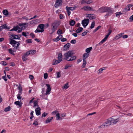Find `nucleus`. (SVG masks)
<instances>
[{"label": "nucleus", "instance_id": "nucleus-1", "mask_svg": "<svg viewBox=\"0 0 133 133\" xmlns=\"http://www.w3.org/2000/svg\"><path fill=\"white\" fill-rule=\"evenodd\" d=\"M97 11L101 13L107 12V13L104 16L105 18H107L108 16L111 15L113 12L112 9L111 8L106 6L101 7L98 9Z\"/></svg>", "mask_w": 133, "mask_h": 133}, {"label": "nucleus", "instance_id": "nucleus-2", "mask_svg": "<svg viewBox=\"0 0 133 133\" xmlns=\"http://www.w3.org/2000/svg\"><path fill=\"white\" fill-rule=\"evenodd\" d=\"M74 54L73 51L71 50L65 53L64 54L65 57L64 59L68 61H72L75 60L76 58V57L72 55Z\"/></svg>", "mask_w": 133, "mask_h": 133}, {"label": "nucleus", "instance_id": "nucleus-3", "mask_svg": "<svg viewBox=\"0 0 133 133\" xmlns=\"http://www.w3.org/2000/svg\"><path fill=\"white\" fill-rule=\"evenodd\" d=\"M60 24V23L58 21H55L51 24V30L52 31L50 34H53L56 31Z\"/></svg>", "mask_w": 133, "mask_h": 133}, {"label": "nucleus", "instance_id": "nucleus-4", "mask_svg": "<svg viewBox=\"0 0 133 133\" xmlns=\"http://www.w3.org/2000/svg\"><path fill=\"white\" fill-rule=\"evenodd\" d=\"M10 41V43L12 45L13 47L15 48L16 49H17L18 46L20 45L19 42H17L12 39L9 38V39Z\"/></svg>", "mask_w": 133, "mask_h": 133}, {"label": "nucleus", "instance_id": "nucleus-5", "mask_svg": "<svg viewBox=\"0 0 133 133\" xmlns=\"http://www.w3.org/2000/svg\"><path fill=\"white\" fill-rule=\"evenodd\" d=\"M89 56V54L87 53H85L83 55V63L82 65V67L84 68L85 67V65L87 64V63L85 61L86 59Z\"/></svg>", "mask_w": 133, "mask_h": 133}, {"label": "nucleus", "instance_id": "nucleus-6", "mask_svg": "<svg viewBox=\"0 0 133 133\" xmlns=\"http://www.w3.org/2000/svg\"><path fill=\"white\" fill-rule=\"evenodd\" d=\"M63 3L62 0H56L54 6L55 8H58L59 6H62Z\"/></svg>", "mask_w": 133, "mask_h": 133}, {"label": "nucleus", "instance_id": "nucleus-7", "mask_svg": "<svg viewBox=\"0 0 133 133\" xmlns=\"http://www.w3.org/2000/svg\"><path fill=\"white\" fill-rule=\"evenodd\" d=\"M46 85L47 87V90L45 93V95H47L48 94H49L50 93V92L51 90V89L50 84H46Z\"/></svg>", "mask_w": 133, "mask_h": 133}, {"label": "nucleus", "instance_id": "nucleus-8", "mask_svg": "<svg viewBox=\"0 0 133 133\" xmlns=\"http://www.w3.org/2000/svg\"><path fill=\"white\" fill-rule=\"evenodd\" d=\"M81 9H83L85 11H95V10L92 9L91 7L86 6H84Z\"/></svg>", "mask_w": 133, "mask_h": 133}, {"label": "nucleus", "instance_id": "nucleus-9", "mask_svg": "<svg viewBox=\"0 0 133 133\" xmlns=\"http://www.w3.org/2000/svg\"><path fill=\"white\" fill-rule=\"evenodd\" d=\"M133 6V4H130L128 5V6L126 7L124 9L123 11L125 12H126L127 11H129L130 10V8Z\"/></svg>", "mask_w": 133, "mask_h": 133}, {"label": "nucleus", "instance_id": "nucleus-10", "mask_svg": "<svg viewBox=\"0 0 133 133\" xmlns=\"http://www.w3.org/2000/svg\"><path fill=\"white\" fill-rule=\"evenodd\" d=\"M89 22V20L88 19H86L83 20L82 21V24H85L86 26H87Z\"/></svg>", "mask_w": 133, "mask_h": 133}, {"label": "nucleus", "instance_id": "nucleus-11", "mask_svg": "<svg viewBox=\"0 0 133 133\" xmlns=\"http://www.w3.org/2000/svg\"><path fill=\"white\" fill-rule=\"evenodd\" d=\"M70 46V44L69 43H68L65 44L64 46L63 51H65L68 49Z\"/></svg>", "mask_w": 133, "mask_h": 133}, {"label": "nucleus", "instance_id": "nucleus-12", "mask_svg": "<svg viewBox=\"0 0 133 133\" xmlns=\"http://www.w3.org/2000/svg\"><path fill=\"white\" fill-rule=\"evenodd\" d=\"M41 108L39 107L37 108L36 109L35 111L36 113V114L37 115L39 116L41 114Z\"/></svg>", "mask_w": 133, "mask_h": 133}, {"label": "nucleus", "instance_id": "nucleus-13", "mask_svg": "<svg viewBox=\"0 0 133 133\" xmlns=\"http://www.w3.org/2000/svg\"><path fill=\"white\" fill-rule=\"evenodd\" d=\"M94 15V14H88V16H87V17H88L90 20L94 19H95L96 18L95 16H93Z\"/></svg>", "mask_w": 133, "mask_h": 133}, {"label": "nucleus", "instance_id": "nucleus-14", "mask_svg": "<svg viewBox=\"0 0 133 133\" xmlns=\"http://www.w3.org/2000/svg\"><path fill=\"white\" fill-rule=\"evenodd\" d=\"M63 37L62 35H60L57 37L56 38L53 39V41H54L58 42L59 41L60 39Z\"/></svg>", "mask_w": 133, "mask_h": 133}, {"label": "nucleus", "instance_id": "nucleus-15", "mask_svg": "<svg viewBox=\"0 0 133 133\" xmlns=\"http://www.w3.org/2000/svg\"><path fill=\"white\" fill-rule=\"evenodd\" d=\"M61 61L59 59L56 60L55 59H54L53 60V62H54V63L52 64V65H55L56 64L58 63H59Z\"/></svg>", "mask_w": 133, "mask_h": 133}, {"label": "nucleus", "instance_id": "nucleus-16", "mask_svg": "<svg viewBox=\"0 0 133 133\" xmlns=\"http://www.w3.org/2000/svg\"><path fill=\"white\" fill-rule=\"evenodd\" d=\"M53 117H51V118H48L45 121V123H50L51 121L53 119Z\"/></svg>", "mask_w": 133, "mask_h": 133}, {"label": "nucleus", "instance_id": "nucleus-17", "mask_svg": "<svg viewBox=\"0 0 133 133\" xmlns=\"http://www.w3.org/2000/svg\"><path fill=\"white\" fill-rule=\"evenodd\" d=\"M44 25L43 24H39L38 27V28H39L41 30H43V31H44Z\"/></svg>", "mask_w": 133, "mask_h": 133}, {"label": "nucleus", "instance_id": "nucleus-18", "mask_svg": "<svg viewBox=\"0 0 133 133\" xmlns=\"http://www.w3.org/2000/svg\"><path fill=\"white\" fill-rule=\"evenodd\" d=\"M83 30V28H82L79 27L76 31V32L77 33H80Z\"/></svg>", "mask_w": 133, "mask_h": 133}, {"label": "nucleus", "instance_id": "nucleus-19", "mask_svg": "<svg viewBox=\"0 0 133 133\" xmlns=\"http://www.w3.org/2000/svg\"><path fill=\"white\" fill-rule=\"evenodd\" d=\"M2 12L3 14L5 16H7L9 14V12L6 10H4Z\"/></svg>", "mask_w": 133, "mask_h": 133}, {"label": "nucleus", "instance_id": "nucleus-20", "mask_svg": "<svg viewBox=\"0 0 133 133\" xmlns=\"http://www.w3.org/2000/svg\"><path fill=\"white\" fill-rule=\"evenodd\" d=\"M58 59L62 61V53H59L58 55Z\"/></svg>", "mask_w": 133, "mask_h": 133}, {"label": "nucleus", "instance_id": "nucleus-21", "mask_svg": "<svg viewBox=\"0 0 133 133\" xmlns=\"http://www.w3.org/2000/svg\"><path fill=\"white\" fill-rule=\"evenodd\" d=\"M14 104L16 105H18L19 107H21L22 104H20L19 101H17L15 102Z\"/></svg>", "mask_w": 133, "mask_h": 133}, {"label": "nucleus", "instance_id": "nucleus-22", "mask_svg": "<svg viewBox=\"0 0 133 133\" xmlns=\"http://www.w3.org/2000/svg\"><path fill=\"white\" fill-rule=\"evenodd\" d=\"M56 119L57 120H58L59 119V120H62V118L60 117V115L59 113H57L56 114Z\"/></svg>", "mask_w": 133, "mask_h": 133}, {"label": "nucleus", "instance_id": "nucleus-23", "mask_svg": "<svg viewBox=\"0 0 133 133\" xmlns=\"http://www.w3.org/2000/svg\"><path fill=\"white\" fill-rule=\"evenodd\" d=\"M92 49V48L91 47H90L89 48H87L85 50L86 52L87 53H88L90 52L91 50Z\"/></svg>", "mask_w": 133, "mask_h": 133}, {"label": "nucleus", "instance_id": "nucleus-24", "mask_svg": "<svg viewBox=\"0 0 133 133\" xmlns=\"http://www.w3.org/2000/svg\"><path fill=\"white\" fill-rule=\"evenodd\" d=\"M11 107L10 106H9L7 107L4 110V111L5 112H7L10 111L11 110Z\"/></svg>", "mask_w": 133, "mask_h": 133}, {"label": "nucleus", "instance_id": "nucleus-25", "mask_svg": "<svg viewBox=\"0 0 133 133\" xmlns=\"http://www.w3.org/2000/svg\"><path fill=\"white\" fill-rule=\"evenodd\" d=\"M95 21H93L92 22L91 26H90V28L91 29H92L95 26Z\"/></svg>", "mask_w": 133, "mask_h": 133}, {"label": "nucleus", "instance_id": "nucleus-26", "mask_svg": "<svg viewBox=\"0 0 133 133\" xmlns=\"http://www.w3.org/2000/svg\"><path fill=\"white\" fill-rule=\"evenodd\" d=\"M75 24V21L73 20H71L69 23V24L71 26H73Z\"/></svg>", "mask_w": 133, "mask_h": 133}, {"label": "nucleus", "instance_id": "nucleus-27", "mask_svg": "<svg viewBox=\"0 0 133 133\" xmlns=\"http://www.w3.org/2000/svg\"><path fill=\"white\" fill-rule=\"evenodd\" d=\"M38 119H36L34 120V121L33 123V124L34 125H37L38 124Z\"/></svg>", "mask_w": 133, "mask_h": 133}, {"label": "nucleus", "instance_id": "nucleus-28", "mask_svg": "<svg viewBox=\"0 0 133 133\" xmlns=\"http://www.w3.org/2000/svg\"><path fill=\"white\" fill-rule=\"evenodd\" d=\"M14 35H16L14 34H10L9 35V37L11 38H12L13 39H17L16 38V36H15Z\"/></svg>", "mask_w": 133, "mask_h": 133}, {"label": "nucleus", "instance_id": "nucleus-29", "mask_svg": "<svg viewBox=\"0 0 133 133\" xmlns=\"http://www.w3.org/2000/svg\"><path fill=\"white\" fill-rule=\"evenodd\" d=\"M72 65V64H67L65 65L64 69H66L69 67H71Z\"/></svg>", "mask_w": 133, "mask_h": 133}, {"label": "nucleus", "instance_id": "nucleus-30", "mask_svg": "<svg viewBox=\"0 0 133 133\" xmlns=\"http://www.w3.org/2000/svg\"><path fill=\"white\" fill-rule=\"evenodd\" d=\"M29 51L30 54H31L32 55L35 54L36 52V51L35 50H30Z\"/></svg>", "mask_w": 133, "mask_h": 133}, {"label": "nucleus", "instance_id": "nucleus-31", "mask_svg": "<svg viewBox=\"0 0 133 133\" xmlns=\"http://www.w3.org/2000/svg\"><path fill=\"white\" fill-rule=\"evenodd\" d=\"M89 31L88 30H86L85 31L82 33L81 35L82 36H85L87 34L88 32H89Z\"/></svg>", "mask_w": 133, "mask_h": 133}, {"label": "nucleus", "instance_id": "nucleus-32", "mask_svg": "<svg viewBox=\"0 0 133 133\" xmlns=\"http://www.w3.org/2000/svg\"><path fill=\"white\" fill-rule=\"evenodd\" d=\"M106 68L105 67H104L99 69L98 70L99 72L98 73H101L102 72V71L104 70H105Z\"/></svg>", "mask_w": 133, "mask_h": 133}, {"label": "nucleus", "instance_id": "nucleus-33", "mask_svg": "<svg viewBox=\"0 0 133 133\" xmlns=\"http://www.w3.org/2000/svg\"><path fill=\"white\" fill-rule=\"evenodd\" d=\"M66 8H67L69 10H73L75 9L74 7H69L68 6L66 7Z\"/></svg>", "mask_w": 133, "mask_h": 133}, {"label": "nucleus", "instance_id": "nucleus-34", "mask_svg": "<svg viewBox=\"0 0 133 133\" xmlns=\"http://www.w3.org/2000/svg\"><path fill=\"white\" fill-rule=\"evenodd\" d=\"M13 28L14 30L15 31H17L18 29H20V27L18 25H16V26H14Z\"/></svg>", "mask_w": 133, "mask_h": 133}, {"label": "nucleus", "instance_id": "nucleus-35", "mask_svg": "<svg viewBox=\"0 0 133 133\" xmlns=\"http://www.w3.org/2000/svg\"><path fill=\"white\" fill-rule=\"evenodd\" d=\"M68 83H66V84H65L64 85V86L63 89H66L68 88L69 87V86H68Z\"/></svg>", "mask_w": 133, "mask_h": 133}, {"label": "nucleus", "instance_id": "nucleus-36", "mask_svg": "<svg viewBox=\"0 0 133 133\" xmlns=\"http://www.w3.org/2000/svg\"><path fill=\"white\" fill-rule=\"evenodd\" d=\"M37 106V107H39V105H38V101H35L34 102V107Z\"/></svg>", "mask_w": 133, "mask_h": 133}, {"label": "nucleus", "instance_id": "nucleus-37", "mask_svg": "<svg viewBox=\"0 0 133 133\" xmlns=\"http://www.w3.org/2000/svg\"><path fill=\"white\" fill-rule=\"evenodd\" d=\"M43 31H44L43 30L41 29L40 30L37 29L35 31V32L36 33H37V32H42Z\"/></svg>", "mask_w": 133, "mask_h": 133}, {"label": "nucleus", "instance_id": "nucleus-38", "mask_svg": "<svg viewBox=\"0 0 133 133\" xmlns=\"http://www.w3.org/2000/svg\"><path fill=\"white\" fill-rule=\"evenodd\" d=\"M8 50L9 51V52L11 54L14 55L15 54L14 53V51L12 49H8Z\"/></svg>", "mask_w": 133, "mask_h": 133}, {"label": "nucleus", "instance_id": "nucleus-39", "mask_svg": "<svg viewBox=\"0 0 133 133\" xmlns=\"http://www.w3.org/2000/svg\"><path fill=\"white\" fill-rule=\"evenodd\" d=\"M101 26H98L96 29L93 30V32L94 33L96 32L97 30L101 28Z\"/></svg>", "mask_w": 133, "mask_h": 133}, {"label": "nucleus", "instance_id": "nucleus-40", "mask_svg": "<svg viewBox=\"0 0 133 133\" xmlns=\"http://www.w3.org/2000/svg\"><path fill=\"white\" fill-rule=\"evenodd\" d=\"M57 34L58 35H61L62 34V30L60 29H59L57 31Z\"/></svg>", "mask_w": 133, "mask_h": 133}, {"label": "nucleus", "instance_id": "nucleus-41", "mask_svg": "<svg viewBox=\"0 0 133 133\" xmlns=\"http://www.w3.org/2000/svg\"><path fill=\"white\" fill-rule=\"evenodd\" d=\"M107 39H105V38H104L103 39L100 43H99V44L101 45L105 41H106Z\"/></svg>", "mask_w": 133, "mask_h": 133}, {"label": "nucleus", "instance_id": "nucleus-42", "mask_svg": "<svg viewBox=\"0 0 133 133\" xmlns=\"http://www.w3.org/2000/svg\"><path fill=\"white\" fill-rule=\"evenodd\" d=\"M48 113H46L45 112H44L42 115V117H45L48 115Z\"/></svg>", "mask_w": 133, "mask_h": 133}, {"label": "nucleus", "instance_id": "nucleus-43", "mask_svg": "<svg viewBox=\"0 0 133 133\" xmlns=\"http://www.w3.org/2000/svg\"><path fill=\"white\" fill-rule=\"evenodd\" d=\"M110 124L109 125H111V124H113V122H114V119H113V118H110Z\"/></svg>", "mask_w": 133, "mask_h": 133}, {"label": "nucleus", "instance_id": "nucleus-44", "mask_svg": "<svg viewBox=\"0 0 133 133\" xmlns=\"http://www.w3.org/2000/svg\"><path fill=\"white\" fill-rule=\"evenodd\" d=\"M30 54V53L29 52V51H28L26 52V53H25L23 55L24 57H27Z\"/></svg>", "mask_w": 133, "mask_h": 133}, {"label": "nucleus", "instance_id": "nucleus-45", "mask_svg": "<svg viewBox=\"0 0 133 133\" xmlns=\"http://www.w3.org/2000/svg\"><path fill=\"white\" fill-rule=\"evenodd\" d=\"M57 78H59L61 76V72L59 71L58 72H57Z\"/></svg>", "mask_w": 133, "mask_h": 133}, {"label": "nucleus", "instance_id": "nucleus-46", "mask_svg": "<svg viewBox=\"0 0 133 133\" xmlns=\"http://www.w3.org/2000/svg\"><path fill=\"white\" fill-rule=\"evenodd\" d=\"M14 36L17 37L16 38L17 39H18L19 40L20 39V38L21 36V35H14Z\"/></svg>", "mask_w": 133, "mask_h": 133}, {"label": "nucleus", "instance_id": "nucleus-47", "mask_svg": "<svg viewBox=\"0 0 133 133\" xmlns=\"http://www.w3.org/2000/svg\"><path fill=\"white\" fill-rule=\"evenodd\" d=\"M26 42L28 43H31L32 41H31V39H29L26 40Z\"/></svg>", "mask_w": 133, "mask_h": 133}, {"label": "nucleus", "instance_id": "nucleus-48", "mask_svg": "<svg viewBox=\"0 0 133 133\" xmlns=\"http://www.w3.org/2000/svg\"><path fill=\"white\" fill-rule=\"evenodd\" d=\"M48 74L47 73H45L44 75V78L45 79H46L48 78Z\"/></svg>", "mask_w": 133, "mask_h": 133}, {"label": "nucleus", "instance_id": "nucleus-49", "mask_svg": "<svg viewBox=\"0 0 133 133\" xmlns=\"http://www.w3.org/2000/svg\"><path fill=\"white\" fill-rule=\"evenodd\" d=\"M105 126H106V127H107V125L106 124H103L102 125H101L99 126V128H104L105 127Z\"/></svg>", "mask_w": 133, "mask_h": 133}, {"label": "nucleus", "instance_id": "nucleus-50", "mask_svg": "<svg viewBox=\"0 0 133 133\" xmlns=\"http://www.w3.org/2000/svg\"><path fill=\"white\" fill-rule=\"evenodd\" d=\"M22 59L23 61H25L27 60V57H24V55L22 56Z\"/></svg>", "mask_w": 133, "mask_h": 133}, {"label": "nucleus", "instance_id": "nucleus-51", "mask_svg": "<svg viewBox=\"0 0 133 133\" xmlns=\"http://www.w3.org/2000/svg\"><path fill=\"white\" fill-rule=\"evenodd\" d=\"M66 10L67 12L68 13V15L69 16V15H70V13H71L70 11V10H69V9H68L67 8H66Z\"/></svg>", "mask_w": 133, "mask_h": 133}, {"label": "nucleus", "instance_id": "nucleus-52", "mask_svg": "<svg viewBox=\"0 0 133 133\" xmlns=\"http://www.w3.org/2000/svg\"><path fill=\"white\" fill-rule=\"evenodd\" d=\"M2 78L5 81H7V79L6 78V76L5 75L2 76Z\"/></svg>", "mask_w": 133, "mask_h": 133}, {"label": "nucleus", "instance_id": "nucleus-53", "mask_svg": "<svg viewBox=\"0 0 133 133\" xmlns=\"http://www.w3.org/2000/svg\"><path fill=\"white\" fill-rule=\"evenodd\" d=\"M86 3V0H82L81 2V4H83Z\"/></svg>", "mask_w": 133, "mask_h": 133}, {"label": "nucleus", "instance_id": "nucleus-54", "mask_svg": "<svg viewBox=\"0 0 133 133\" xmlns=\"http://www.w3.org/2000/svg\"><path fill=\"white\" fill-rule=\"evenodd\" d=\"M70 43L73 44H74L76 43V41L75 40H72L70 41Z\"/></svg>", "mask_w": 133, "mask_h": 133}, {"label": "nucleus", "instance_id": "nucleus-55", "mask_svg": "<svg viewBox=\"0 0 133 133\" xmlns=\"http://www.w3.org/2000/svg\"><path fill=\"white\" fill-rule=\"evenodd\" d=\"M118 119H114V122H113V124H114L116 123L118 121Z\"/></svg>", "mask_w": 133, "mask_h": 133}, {"label": "nucleus", "instance_id": "nucleus-56", "mask_svg": "<svg viewBox=\"0 0 133 133\" xmlns=\"http://www.w3.org/2000/svg\"><path fill=\"white\" fill-rule=\"evenodd\" d=\"M92 2V0H89L87 1H86V3L87 4H90Z\"/></svg>", "mask_w": 133, "mask_h": 133}, {"label": "nucleus", "instance_id": "nucleus-57", "mask_svg": "<svg viewBox=\"0 0 133 133\" xmlns=\"http://www.w3.org/2000/svg\"><path fill=\"white\" fill-rule=\"evenodd\" d=\"M64 18L63 15L62 14H60L59 15V18L60 19H62Z\"/></svg>", "mask_w": 133, "mask_h": 133}, {"label": "nucleus", "instance_id": "nucleus-58", "mask_svg": "<svg viewBox=\"0 0 133 133\" xmlns=\"http://www.w3.org/2000/svg\"><path fill=\"white\" fill-rule=\"evenodd\" d=\"M30 35L32 38H34L35 37V35L32 32L30 34Z\"/></svg>", "mask_w": 133, "mask_h": 133}, {"label": "nucleus", "instance_id": "nucleus-59", "mask_svg": "<svg viewBox=\"0 0 133 133\" xmlns=\"http://www.w3.org/2000/svg\"><path fill=\"white\" fill-rule=\"evenodd\" d=\"M29 78L31 79L32 80L34 79V76L31 75H30L29 76Z\"/></svg>", "mask_w": 133, "mask_h": 133}, {"label": "nucleus", "instance_id": "nucleus-60", "mask_svg": "<svg viewBox=\"0 0 133 133\" xmlns=\"http://www.w3.org/2000/svg\"><path fill=\"white\" fill-rule=\"evenodd\" d=\"M58 111L57 110H55V111H54L52 112V115H55L56 114V113L58 112Z\"/></svg>", "mask_w": 133, "mask_h": 133}, {"label": "nucleus", "instance_id": "nucleus-61", "mask_svg": "<svg viewBox=\"0 0 133 133\" xmlns=\"http://www.w3.org/2000/svg\"><path fill=\"white\" fill-rule=\"evenodd\" d=\"M61 40L62 42H64L65 41L67 40V39L65 38H63L61 39Z\"/></svg>", "mask_w": 133, "mask_h": 133}, {"label": "nucleus", "instance_id": "nucleus-62", "mask_svg": "<svg viewBox=\"0 0 133 133\" xmlns=\"http://www.w3.org/2000/svg\"><path fill=\"white\" fill-rule=\"evenodd\" d=\"M21 97L20 96V94H18L17 96V98L18 99H21Z\"/></svg>", "mask_w": 133, "mask_h": 133}, {"label": "nucleus", "instance_id": "nucleus-63", "mask_svg": "<svg viewBox=\"0 0 133 133\" xmlns=\"http://www.w3.org/2000/svg\"><path fill=\"white\" fill-rule=\"evenodd\" d=\"M3 26L4 29H9V28H8L7 27V26L5 24H3Z\"/></svg>", "mask_w": 133, "mask_h": 133}, {"label": "nucleus", "instance_id": "nucleus-64", "mask_svg": "<svg viewBox=\"0 0 133 133\" xmlns=\"http://www.w3.org/2000/svg\"><path fill=\"white\" fill-rule=\"evenodd\" d=\"M18 89L19 90H21H21H22V88L21 85V84H20L19 86L18 87Z\"/></svg>", "mask_w": 133, "mask_h": 133}]
</instances>
